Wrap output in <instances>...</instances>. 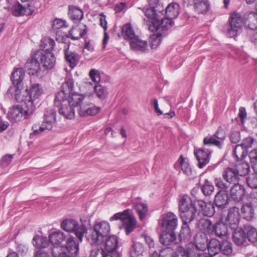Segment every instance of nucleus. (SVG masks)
Wrapping results in <instances>:
<instances>
[{"mask_svg": "<svg viewBox=\"0 0 257 257\" xmlns=\"http://www.w3.org/2000/svg\"><path fill=\"white\" fill-rule=\"evenodd\" d=\"M229 138L232 143L236 144L238 143L241 140V135L239 131L231 130Z\"/></svg>", "mask_w": 257, "mask_h": 257, "instance_id": "nucleus-63", "label": "nucleus"}, {"mask_svg": "<svg viewBox=\"0 0 257 257\" xmlns=\"http://www.w3.org/2000/svg\"><path fill=\"white\" fill-rule=\"evenodd\" d=\"M151 257H174V251L170 247H166L162 249L159 253L153 251Z\"/></svg>", "mask_w": 257, "mask_h": 257, "instance_id": "nucleus-54", "label": "nucleus"}, {"mask_svg": "<svg viewBox=\"0 0 257 257\" xmlns=\"http://www.w3.org/2000/svg\"><path fill=\"white\" fill-rule=\"evenodd\" d=\"M87 239L89 243L92 245H98L102 242L103 238L95 230L93 227L92 229L90 230V233L86 236Z\"/></svg>", "mask_w": 257, "mask_h": 257, "instance_id": "nucleus-37", "label": "nucleus"}, {"mask_svg": "<svg viewBox=\"0 0 257 257\" xmlns=\"http://www.w3.org/2000/svg\"><path fill=\"white\" fill-rule=\"evenodd\" d=\"M36 55L40 62L46 69H52L55 65V58L54 54L50 52L37 51Z\"/></svg>", "mask_w": 257, "mask_h": 257, "instance_id": "nucleus-13", "label": "nucleus"}, {"mask_svg": "<svg viewBox=\"0 0 257 257\" xmlns=\"http://www.w3.org/2000/svg\"><path fill=\"white\" fill-rule=\"evenodd\" d=\"M242 161L240 159L239 160ZM239 176H243L247 174L250 170L249 164L244 162L241 161V163L236 164L234 168Z\"/></svg>", "mask_w": 257, "mask_h": 257, "instance_id": "nucleus-49", "label": "nucleus"}, {"mask_svg": "<svg viewBox=\"0 0 257 257\" xmlns=\"http://www.w3.org/2000/svg\"><path fill=\"white\" fill-rule=\"evenodd\" d=\"M245 193L244 186L239 183L233 185L230 190V197L236 202L241 201L245 195Z\"/></svg>", "mask_w": 257, "mask_h": 257, "instance_id": "nucleus-21", "label": "nucleus"}, {"mask_svg": "<svg viewBox=\"0 0 257 257\" xmlns=\"http://www.w3.org/2000/svg\"><path fill=\"white\" fill-rule=\"evenodd\" d=\"M94 90L97 97L101 100L104 99L107 95L106 88L101 85L95 84L94 86Z\"/></svg>", "mask_w": 257, "mask_h": 257, "instance_id": "nucleus-56", "label": "nucleus"}, {"mask_svg": "<svg viewBox=\"0 0 257 257\" xmlns=\"http://www.w3.org/2000/svg\"><path fill=\"white\" fill-rule=\"evenodd\" d=\"M214 203L215 205L220 209L226 207L228 203V196L227 191L219 190L215 196Z\"/></svg>", "mask_w": 257, "mask_h": 257, "instance_id": "nucleus-26", "label": "nucleus"}, {"mask_svg": "<svg viewBox=\"0 0 257 257\" xmlns=\"http://www.w3.org/2000/svg\"><path fill=\"white\" fill-rule=\"evenodd\" d=\"M201 190L205 196H209L211 195L214 190V186L212 183L205 179L204 182L201 185Z\"/></svg>", "mask_w": 257, "mask_h": 257, "instance_id": "nucleus-55", "label": "nucleus"}, {"mask_svg": "<svg viewBox=\"0 0 257 257\" xmlns=\"http://www.w3.org/2000/svg\"><path fill=\"white\" fill-rule=\"evenodd\" d=\"M85 96L84 95L75 93L74 91L70 93V96H69V101L70 104L74 108L77 107V109L80 106H82V101L84 99Z\"/></svg>", "mask_w": 257, "mask_h": 257, "instance_id": "nucleus-32", "label": "nucleus"}, {"mask_svg": "<svg viewBox=\"0 0 257 257\" xmlns=\"http://www.w3.org/2000/svg\"><path fill=\"white\" fill-rule=\"evenodd\" d=\"M25 77V72L22 68H19L16 69L12 73L11 79L13 82V86L12 87H16L21 88L20 86Z\"/></svg>", "mask_w": 257, "mask_h": 257, "instance_id": "nucleus-30", "label": "nucleus"}, {"mask_svg": "<svg viewBox=\"0 0 257 257\" xmlns=\"http://www.w3.org/2000/svg\"><path fill=\"white\" fill-rule=\"evenodd\" d=\"M227 227L225 223H217L214 226L213 233L223 240H226L228 238Z\"/></svg>", "mask_w": 257, "mask_h": 257, "instance_id": "nucleus-35", "label": "nucleus"}, {"mask_svg": "<svg viewBox=\"0 0 257 257\" xmlns=\"http://www.w3.org/2000/svg\"><path fill=\"white\" fill-rule=\"evenodd\" d=\"M255 173L250 174L247 179L248 185L252 188H257V168L254 170Z\"/></svg>", "mask_w": 257, "mask_h": 257, "instance_id": "nucleus-59", "label": "nucleus"}, {"mask_svg": "<svg viewBox=\"0 0 257 257\" xmlns=\"http://www.w3.org/2000/svg\"><path fill=\"white\" fill-rule=\"evenodd\" d=\"M241 212L243 218L247 220H251L254 217V209L252 205L249 203H246L242 205Z\"/></svg>", "mask_w": 257, "mask_h": 257, "instance_id": "nucleus-46", "label": "nucleus"}, {"mask_svg": "<svg viewBox=\"0 0 257 257\" xmlns=\"http://www.w3.org/2000/svg\"><path fill=\"white\" fill-rule=\"evenodd\" d=\"M56 123V112L53 109L47 110L44 115L42 124H35L32 126L33 133L39 135L45 131H50Z\"/></svg>", "mask_w": 257, "mask_h": 257, "instance_id": "nucleus-5", "label": "nucleus"}, {"mask_svg": "<svg viewBox=\"0 0 257 257\" xmlns=\"http://www.w3.org/2000/svg\"><path fill=\"white\" fill-rule=\"evenodd\" d=\"M32 243L38 249H42L47 247L49 244V239L45 236L35 235L33 237Z\"/></svg>", "mask_w": 257, "mask_h": 257, "instance_id": "nucleus-43", "label": "nucleus"}, {"mask_svg": "<svg viewBox=\"0 0 257 257\" xmlns=\"http://www.w3.org/2000/svg\"><path fill=\"white\" fill-rule=\"evenodd\" d=\"M176 240V236L174 231L164 230L160 237L161 244L168 246L172 244Z\"/></svg>", "mask_w": 257, "mask_h": 257, "instance_id": "nucleus-29", "label": "nucleus"}, {"mask_svg": "<svg viewBox=\"0 0 257 257\" xmlns=\"http://www.w3.org/2000/svg\"><path fill=\"white\" fill-rule=\"evenodd\" d=\"M66 239L65 234L61 231L53 232L49 234V241L52 245L51 253L53 257L60 256V251L64 249L61 243Z\"/></svg>", "mask_w": 257, "mask_h": 257, "instance_id": "nucleus-8", "label": "nucleus"}, {"mask_svg": "<svg viewBox=\"0 0 257 257\" xmlns=\"http://www.w3.org/2000/svg\"><path fill=\"white\" fill-rule=\"evenodd\" d=\"M74 90V81L72 78H68L62 85L61 90L57 92L55 96L54 104L59 106L65 101H69L70 93Z\"/></svg>", "mask_w": 257, "mask_h": 257, "instance_id": "nucleus-7", "label": "nucleus"}, {"mask_svg": "<svg viewBox=\"0 0 257 257\" xmlns=\"http://www.w3.org/2000/svg\"><path fill=\"white\" fill-rule=\"evenodd\" d=\"M212 153V151L205 148L194 150V154L198 162L199 168H203L209 163Z\"/></svg>", "mask_w": 257, "mask_h": 257, "instance_id": "nucleus-15", "label": "nucleus"}, {"mask_svg": "<svg viewBox=\"0 0 257 257\" xmlns=\"http://www.w3.org/2000/svg\"><path fill=\"white\" fill-rule=\"evenodd\" d=\"M191 236L192 233L188 223L183 222L179 234V240L181 242H186L190 240Z\"/></svg>", "mask_w": 257, "mask_h": 257, "instance_id": "nucleus-33", "label": "nucleus"}, {"mask_svg": "<svg viewBox=\"0 0 257 257\" xmlns=\"http://www.w3.org/2000/svg\"><path fill=\"white\" fill-rule=\"evenodd\" d=\"M247 231V235L248 239L251 242H255L257 240V230L256 229L251 226H247L245 227Z\"/></svg>", "mask_w": 257, "mask_h": 257, "instance_id": "nucleus-57", "label": "nucleus"}, {"mask_svg": "<svg viewBox=\"0 0 257 257\" xmlns=\"http://www.w3.org/2000/svg\"><path fill=\"white\" fill-rule=\"evenodd\" d=\"M198 213L197 205L195 204V200L193 201V206L185 209L184 211L179 213L180 218L183 222L190 223L192 221Z\"/></svg>", "mask_w": 257, "mask_h": 257, "instance_id": "nucleus-18", "label": "nucleus"}, {"mask_svg": "<svg viewBox=\"0 0 257 257\" xmlns=\"http://www.w3.org/2000/svg\"><path fill=\"white\" fill-rule=\"evenodd\" d=\"M149 5L152 6L157 17L159 19L161 18L164 10L163 4L159 0H149Z\"/></svg>", "mask_w": 257, "mask_h": 257, "instance_id": "nucleus-48", "label": "nucleus"}, {"mask_svg": "<svg viewBox=\"0 0 257 257\" xmlns=\"http://www.w3.org/2000/svg\"><path fill=\"white\" fill-rule=\"evenodd\" d=\"M117 238L116 236L112 235L106 238L103 248L105 251H117Z\"/></svg>", "mask_w": 257, "mask_h": 257, "instance_id": "nucleus-39", "label": "nucleus"}, {"mask_svg": "<svg viewBox=\"0 0 257 257\" xmlns=\"http://www.w3.org/2000/svg\"><path fill=\"white\" fill-rule=\"evenodd\" d=\"M194 8L201 14H204L208 11L209 4L207 0H194Z\"/></svg>", "mask_w": 257, "mask_h": 257, "instance_id": "nucleus-47", "label": "nucleus"}, {"mask_svg": "<svg viewBox=\"0 0 257 257\" xmlns=\"http://www.w3.org/2000/svg\"><path fill=\"white\" fill-rule=\"evenodd\" d=\"M254 142V139L250 137H247L242 140L240 145H236L233 150V156L236 158L237 161L239 159H243L246 156L247 152L246 150L250 148Z\"/></svg>", "mask_w": 257, "mask_h": 257, "instance_id": "nucleus-10", "label": "nucleus"}, {"mask_svg": "<svg viewBox=\"0 0 257 257\" xmlns=\"http://www.w3.org/2000/svg\"><path fill=\"white\" fill-rule=\"evenodd\" d=\"M150 8H144L142 11L148 19V22L149 23V25H152L150 27V29L152 30L154 27V21L155 20H158L159 18L157 17L155 11H154L152 6H150Z\"/></svg>", "mask_w": 257, "mask_h": 257, "instance_id": "nucleus-45", "label": "nucleus"}, {"mask_svg": "<svg viewBox=\"0 0 257 257\" xmlns=\"http://www.w3.org/2000/svg\"><path fill=\"white\" fill-rule=\"evenodd\" d=\"M93 227L103 238L107 236L110 232V225L109 223L106 221H101L96 222L94 225Z\"/></svg>", "mask_w": 257, "mask_h": 257, "instance_id": "nucleus-34", "label": "nucleus"}, {"mask_svg": "<svg viewBox=\"0 0 257 257\" xmlns=\"http://www.w3.org/2000/svg\"><path fill=\"white\" fill-rule=\"evenodd\" d=\"M179 5L175 3L170 4L165 9V14L171 19L176 18L179 14Z\"/></svg>", "mask_w": 257, "mask_h": 257, "instance_id": "nucleus-41", "label": "nucleus"}, {"mask_svg": "<svg viewBox=\"0 0 257 257\" xmlns=\"http://www.w3.org/2000/svg\"><path fill=\"white\" fill-rule=\"evenodd\" d=\"M207 247L208 248V252L212 253L213 255H219L218 253L221 249V242L216 239H212L209 242L207 243Z\"/></svg>", "mask_w": 257, "mask_h": 257, "instance_id": "nucleus-44", "label": "nucleus"}, {"mask_svg": "<svg viewBox=\"0 0 257 257\" xmlns=\"http://www.w3.org/2000/svg\"><path fill=\"white\" fill-rule=\"evenodd\" d=\"M130 45L131 48L134 51L145 52L148 50L147 42L140 39L136 35L130 40Z\"/></svg>", "mask_w": 257, "mask_h": 257, "instance_id": "nucleus-23", "label": "nucleus"}, {"mask_svg": "<svg viewBox=\"0 0 257 257\" xmlns=\"http://www.w3.org/2000/svg\"><path fill=\"white\" fill-rule=\"evenodd\" d=\"M120 220L122 222V227L127 235L131 233L136 228V220L131 213V210L127 209L122 212L114 214L110 218V221Z\"/></svg>", "mask_w": 257, "mask_h": 257, "instance_id": "nucleus-4", "label": "nucleus"}, {"mask_svg": "<svg viewBox=\"0 0 257 257\" xmlns=\"http://www.w3.org/2000/svg\"><path fill=\"white\" fill-rule=\"evenodd\" d=\"M122 36L124 39L129 41L136 36L130 24H126L122 27Z\"/></svg>", "mask_w": 257, "mask_h": 257, "instance_id": "nucleus-51", "label": "nucleus"}, {"mask_svg": "<svg viewBox=\"0 0 257 257\" xmlns=\"http://www.w3.org/2000/svg\"><path fill=\"white\" fill-rule=\"evenodd\" d=\"M195 204L197 205L198 210L203 215L212 216L215 213L214 207L211 203H206L202 200H195Z\"/></svg>", "mask_w": 257, "mask_h": 257, "instance_id": "nucleus-20", "label": "nucleus"}, {"mask_svg": "<svg viewBox=\"0 0 257 257\" xmlns=\"http://www.w3.org/2000/svg\"><path fill=\"white\" fill-rule=\"evenodd\" d=\"M193 244L188 243L184 248L181 245H177L174 251V257H196V252L192 249Z\"/></svg>", "mask_w": 257, "mask_h": 257, "instance_id": "nucleus-17", "label": "nucleus"}, {"mask_svg": "<svg viewBox=\"0 0 257 257\" xmlns=\"http://www.w3.org/2000/svg\"><path fill=\"white\" fill-rule=\"evenodd\" d=\"M25 69L28 74L31 75L37 74L40 71V60L36 55V51L27 61Z\"/></svg>", "mask_w": 257, "mask_h": 257, "instance_id": "nucleus-14", "label": "nucleus"}, {"mask_svg": "<svg viewBox=\"0 0 257 257\" xmlns=\"http://www.w3.org/2000/svg\"><path fill=\"white\" fill-rule=\"evenodd\" d=\"M161 224L164 230L174 231L178 225L177 217L171 212H167L162 216Z\"/></svg>", "mask_w": 257, "mask_h": 257, "instance_id": "nucleus-12", "label": "nucleus"}, {"mask_svg": "<svg viewBox=\"0 0 257 257\" xmlns=\"http://www.w3.org/2000/svg\"><path fill=\"white\" fill-rule=\"evenodd\" d=\"M64 51L65 59L71 69L74 68L80 59L79 55L75 52L69 51L68 46H66Z\"/></svg>", "mask_w": 257, "mask_h": 257, "instance_id": "nucleus-27", "label": "nucleus"}, {"mask_svg": "<svg viewBox=\"0 0 257 257\" xmlns=\"http://www.w3.org/2000/svg\"><path fill=\"white\" fill-rule=\"evenodd\" d=\"M8 92L14 97L17 102H25L29 105L31 103L33 109L35 110L36 103L43 94L44 90L41 84L34 83L25 91H22V88L15 86L10 87Z\"/></svg>", "mask_w": 257, "mask_h": 257, "instance_id": "nucleus-1", "label": "nucleus"}, {"mask_svg": "<svg viewBox=\"0 0 257 257\" xmlns=\"http://www.w3.org/2000/svg\"><path fill=\"white\" fill-rule=\"evenodd\" d=\"M11 11L13 14L15 16H24V6L20 3H17L13 6Z\"/></svg>", "mask_w": 257, "mask_h": 257, "instance_id": "nucleus-62", "label": "nucleus"}, {"mask_svg": "<svg viewBox=\"0 0 257 257\" xmlns=\"http://www.w3.org/2000/svg\"><path fill=\"white\" fill-rule=\"evenodd\" d=\"M87 33L86 29L82 31L78 27H73L72 29L69 31V35L71 38L73 40H78L82 37Z\"/></svg>", "mask_w": 257, "mask_h": 257, "instance_id": "nucleus-53", "label": "nucleus"}, {"mask_svg": "<svg viewBox=\"0 0 257 257\" xmlns=\"http://www.w3.org/2000/svg\"><path fill=\"white\" fill-rule=\"evenodd\" d=\"M240 218L239 208L233 207L228 210L227 216L224 220V223L231 229H235L238 227Z\"/></svg>", "mask_w": 257, "mask_h": 257, "instance_id": "nucleus-11", "label": "nucleus"}, {"mask_svg": "<svg viewBox=\"0 0 257 257\" xmlns=\"http://www.w3.org/2000/svg\"><path fill=\"white\" fill-rule=\"evenodd\" d=\"M250 162L253 170L257 168V149H254L250 152L249 154Z\"/></svg>", "mask_w": 257, "mask_h": 257, "instance_id": "nucleus-64", "label": "nucleus"}, {"mask_svg": "<svg viewBox=\"0 0 257 257\" xmlns=\"http://www.w3.org/2000/svg\"><path fill=\"white\" fill-rule=\"evenodd\" d=\"M229 27L227 30V35L230 38L236 37L241 29L243 20L241 14L234 12L230 15L228 20Z\"/></svg>", "mask_w": 257, "mask_h": 257, "instance_id": "nucleus-9", "label": "nucleus"}, {"mask_svg": "<svg viewBox=\"0 0 257 257\" xmlns=\"http://www.w3.org/2000/svg\"><path fill=\"white\" fill-rule=\"evenodd\" d=\"M214 225L209 219L202 218L198 222V227L204 234H212L213 233Z\"/></svg>", "mask_w": 257, "mask_h": 257, "instance_id": "nucleus-25", "label": "nucleus"}, {"mask_svg": "<svg viewBox=\"0 0 257 257\" xmlns=\"http://www.w3.org/2000/svg\"><path fill=\"white\" fill-rule=\"evenodd\" d=\"M100 110L99 107L96 106L92 103L83 105L77 109L78 114L80 116H87L89 115H95Z\"/></svg>", "mask_w": 257, "mask_h": 257, "instance_id": "nucleus-22", "label": "nucleus"}, {"mask_svg": "<svg viewBox=\"0 0 257 257\" xmlns=\"http://www.w3.org/2000/svg\"><path fill=\"white\" fill-rule=\"evenodd\" d=\"M144 247L141 243L136 241L133 242L130 249V254L132 257H137L142 255Z\"/></svg>", "mask_w": 257, "mask_h": 257, "instance_id": "nucleus-50", "label": "nucleus"}, {"mask_svg": "<svg viewBox=\"0 0 257 257\" xmlns=\"http://www.w3.org/2000/svg\"><path fill=\"white\" fill-rule=\"evenodd\" d=\"M80 225L75 219H66L61 222V227L66 232L74 233L76 238L82 241L84 235L87 232V227L90 224V220L80 218Z\"/></svg>", "mask_w": 257, "mask_h": 257, "instance_id": "nucleus-2", "label": "nucleus"}, {"mask_svg": "<svg viewBox=\"0 0 257 257\" xmlns=\"http://www.w3.org/2000/svg\"><path fill=\"white\" fill-rule=\"evenodd\" d=\"M174 167L177 170H179L181 168L183 172L187 176H189L191 174V169L189 164L185 161L182 156H181L177 162L175 163Z\"/></svg>", "mask_w": 257, "mask_h": 257, "instance_id": "nucleus-38", "label": "nucleus"}, {"mask_svg": "<svg viewBox=\"0 0 257 257\" xmlns=\"http://www.w3.org/2000/svg\"><path fill=\"white\" fill-rule=\"evenodd\" d=\"M68 14L71 19L75 23L80 21L83 17L82 10L74 6H69Z\"/></svg>", "mask_w": 257, "mask_h": 257, "instance_id": "nucleus-40", "label": "nucleus"}, {"mask_svg": "<svg viewBox=\"0 0 257 257\" xmlns=\"http://www.w3.org/2000/svg\"><path fill=\"white\" fill-rule=\"evenodd\" d=\"M80 241L77 238L70 235L65 240V244L63 245L62 251H60V256L58 257H76L79 251Z\"/></svg>", "mask_w": 257, "mask_h": 257, "instance_id": "nucleus-6", "label": "nucleus"}, {"mask_svg": "<svg viewBox=\"0 0 257 257\" xmlns=\"http://www.w3.org/2000/svg\"><path fill=\"white\" fill-rule=\"evenodd\" d=\"M233 230L232 235L233 241L237 245H242L245 242L246 238L245 232L242 228L238 227Z\"/></svg>", "mask_w": 257, "mask_h": 257, "instance_id": "nucleus-36", "label": "nucleus"}, {"mask_svg": "<svg viewBox=\"0 0 257 257\" xmlns=\"http://www.w3.org/2000/svg\"><path fill=\"white\" fill-rule=\"evenodd\" d=\"M22 104H15L10 107L7 113V118L12 122H16L23 119L30 118L34 114L31 103L29 105L25 102H19Z\"/></svg>", "mask_w": 257, "mask_h": 257, "instance_id": "nucleus-3", "label": "nucleus"}, {"mask_svg": "<svg viewBox=\"0 0 257 257\" xmlns=\"http://www.w3.org/2000/svg\"><path fill=\"white\" fill-rule=\"evenodd\" d=\"M221 249L220 251L225 255H229L232 251L231 243L228 241L227 239L223 240L221 242Z\"/></svg>", "mask_w": 257, "mask_h": 257, "instance_id": "nucleus-58", "label": "nucleus"}, {"mask_svg": "<svg viewBox=\"0 0 257 257\" xmlns=\"http://www.w3.org/2000/svg\"><path fill=\"white\" fill-rule=\"evenodd\" d=\"M223 179L229 184L238 183L239 176L234 168L231 167L227 168L223 172Z\"/></svg>", "mask_w": 257, "mask_h": 257, "instance_id": "nucleus-24", "label": "nucleus"}, {"mask_svg": "<svg viewBox=\"0 0 257 257\" xmlns=\"http://www.w3.org/2000/svg\"><path fill=\"white\" fill-rule=\"evenodd\" d=\"M59 106L58 112L59 114L64 117V118L68 119H72L75 117L74 108L70 105L69 101H64Z\"/></svg>", "mask_w": 257, "mask_h": 257, "instance_id": "nucleus-19", "label": "nucleus"}, {"mask_svg": "<svg viewBox=\"0 0 257 257\" xmlns=\"http://www.w3.org/2000/svg\"><path fill=\"white\" fill-rule=\"evenodd\" d=\"M207 238L205 234H196L193 239V243L196 249L203 251L205 250L207 246Z\"/></svg>", "mask_w": 257, "mask_h": 257, "instance_id": "nucleus-31", "label": "nucleus"}, {"mask_svg": "<svg viewBox=\"0 0 257 257\" xmlns=\"http://www.w3.org/2000/svg\"><path fill=\"white\" fill-rule=\"evenodd\" d=\"M217 141L213 135H209L205 137L203 139V144L206 146L213 145L217 147L218 148L221 149L220 145L217 144Z\"/></svg>", "mask_w": 257, "mask_h": 257, "instance_id": "nucleus-61", "label": "nucleus"}, {"mask_svg": "<svg viewBox=\"0 0 257 257\" xmlns=\"http://www.w3.org/2000/svg\"><path fill=\"white\" fill-rule=\"evenodd\" d=\"M172 19L169 18L166 16L165 18H159L158 20L154 21V27L152 29V31H157L161 30L166 31L170 29L173 25Z\"/></svg>", "mask_w": 257, "mask_h": 257, "instance_id": "nucleus-16", "label": "nucleus"}, {"mask_svg": "<svg viewBox=\"0 0 257 257\" xmlns=\"http://www.w3.org/2000/svg\"><path fill=\"white\" fill-rule=\"evenodd\" d=\"M140 198H135L133 201V205L135 209L138 212L141 220H144L148 213V208L147 205L140 201Z\"/></svg>", "mask_w": 257, "mask_h": 257, "instance_id": "nucleus-28", "label": "nucleus"}, {"mask_svg": "<svg viewBox=\"0 0 257 257\" xmlns=\"http://www.w3.org/2000/svg\"><path fill=\"white\" fill-rule=\"evenodd\" d=\"M248 18L249 21L248 27L251 30L257 29V14L255 12L250 13L248 14Z\"/></svg>", "mask_w": 257, "mask_h": 257, "instance_id": "nucleus-60", "label": "nucleus"}, {"mask_svg": "<svg viewBox=\"0 0 257 257\" xmlns=\"http://www.w3.org/2000/svg\"><path fill=\"white\" fill-rule=\"evenodd\" d=\"M193 202L189 196L184 195L179 200V213L184 211L185 209L193 206Z\"/></svg>", "mask_w": 257, "mask_h": 257, "instance_id": "nucleus-42", "label": "nucleus"}, {"mask_svg": "<svg viewBox=\"0 0 257 257\" xmlns=\"http://www.w3.org/2000/svg\"><path fill=\"white\" fill-rule=\"evenodd\" d=\"M213 136L217 141V144L220 145L222 149L226 139V135L223 129L221 126L218 127Z\"/></svg>", "mask_w": 257, "mask_h": 257, "instance_id": "nucleus-52", "label": "nucleus"}]
</instances>
